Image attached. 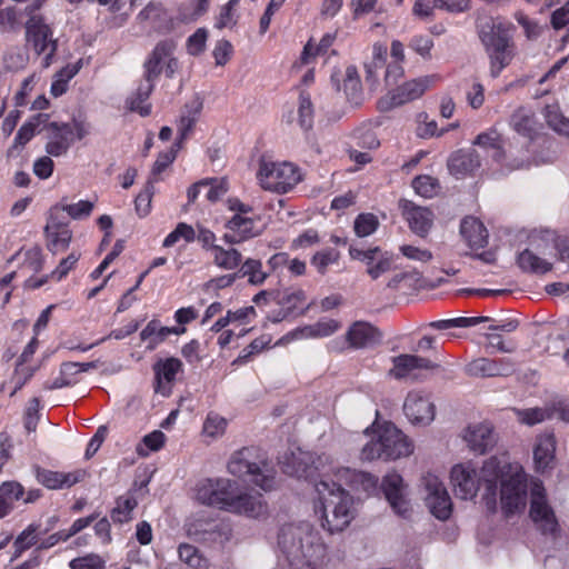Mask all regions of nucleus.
Returning a JSON list of instances; mask_svg holds the SVG:
<instances>
[{"instance_id": "f257e3e1", "label": "nucleus", "mask_w": 569, "mask_h": 569, "mask_svg": "<svg viewBox=\"0 0 569 569\" xmlns=\"http://www.w3.org/2000/svg\"><path fill=\"white\" fill-rule=\"evenodd\" d=\"M482 480L483 498L488 505H496L499 487L500 508L505 517L510 518L525 511L528 503L527 476L520 463L491 457L482 465Z\"/></svg>"}, {"instance_id": "f03ea898", "label": "nucleus", "mask_w": 569, "mask_h": 569, "mask_svg": "<svg viewBox=\"0 0 569 569\" xmlns=\"http://www.w3.org/2000/svg\"><path fill=\"white\" fill-rule=\"evenodd\" d=\"M352 476L350 469L337 468L313 480L315 512L320 516L321 527L330 533L345 530L355 518L353 497L343 488Z\"/></svg>"}, {"instance_id": "7ed1b4c3", "label": "nucleus", "mask_w": 569, "mask_h": 569, "mask_svg": "<svg viewBox=\"0 0 569 569\" xmlns=\"http://www.w3.org/2000/svg\"><path fill=\"white\" fill-rule=\"evenodd\" d=\"M196 499L203 505L228 512L259 519L268 513V505L260 493L240 491L229 479H206L196 488Z\"/></svg>"}, {"instance_id": "20e7f679", "label": "nucleus", "mask_w": 569, "mask_h": 569, "mask_svg": "<svg viewBox=\"0 0 569 569\" xmlns=\"http://www.w3.org/2000/svg\"><path fill=\"white\" fill-rule=\"evenodd\" d=\"M278 546L291 569H323L329 560L327 546L309 525L282 527Z\"/></svg>"}, {"instance_id": "39448f33", "label": "nucleus", "mask_w": 569, "mask_h": 569, "mask_svg": "<svg viewBox=\"0 0 569 569\" xmlns=\"http://www.w3.org/2000/svg\"><path fill=\"white\" fill-rule=\"evenodd\" d=\"M412 441L393 423L383 422L377 425L371 431L370 440L361 450V459L397 460L408 457L413 452Z\"/></svg>"}, {"instance_id": "423d86ee", "label": "nucleus", "mask_w": 569, "mask_h": 569, "mask_svg": "<svg viewBox=\"0 0 569 569\" xmlns=\"http://www.w3.org/2000/svg\"><path fill=\"white\" fill-rule=\"evenodd\" d=\"M511 30V23L497 18L489 31L480 32V40L490 60V74L493 78H497L513 58Z\"/></svg>"}, {"instance_id": "0eeeda50", "label": "nucleus", "mask_w": 569, "mask_h": 569, "mask_svg": "<svg viewBox=\"0 0 569 569\" xmlns=\"http://www.w3.org/2000/svg\"><path fill=\"white\" fill-rule=\"evenodd\" d=\"M257 179L263 190L278 194L292 191L302 180L301 168L291 161L261 160Z\"/></svg>"}, {"instance_id": "6e6552de", "label": "nucleus", "mask_w": 569, "mask_h": 569, "mask_svg": "<svg viewBox=\"0 0 569 569\" xmlns=\"http://www.w3.org/2000/svg\"><path fill=\"white\" fill-rule=\"evenodd\" d=\"M228 209L233 213L224 223V242L239 244L261 234L258 219L252 214V208L237 198L227 200Z\"/></svg>"}, {"instance_id": "1a4fd4ad", "label": "nucleus", "mask_w": 569, "mask_h": 569, "mask_svg": "<svg viewBox=\"0 0 569 569\" xmlns=\"http://www.w3.org/2000/svg\"><path fill=\"white\" fill-rule=\"evenodd\" d=\"M282 470L284 473L298 478H311V481L318 478L323 472H333L336 469L332 467V459L327 455L315 457L309 451H303L300 448L291 451L290 456L284 457L281 461Z\"/></svg>"}, {"instance_id": "9d476101", "label": "nucleus", "mask_w": 569, "mask_h": 569, "mask_svg": "<svg viewBox=\"0 0 569 569\" xmlns=\"http://www.w3.org/2000/svg\"><path fill=\"white\" fill-rule=\"evenodd\" d=\"M250 452L247 449L238 451L229 461L228 470L231 475L246 478L261 488L263 491H270L274 487V472L267 462H251Z\"/></svg>"}, {"instance_id": "9b49d317", "label": "nucleus", "mask_w": 569, "mask_h": 569, "mask_svg": "<svg viewBox=\"0 0 569 569\" xmlns=\"http://www.w3.org/2000/svg\"><path fill=\"white\" fill-rule=\"evenodd\" d=\"M460 234L470 249L469 256L472 259L480 260L486 264H495L497 262L496 249L482 250L488 243V230L485 224L475 217H466L460 223Z\"/></svg>"}, {"instance_id": "f8f14e48", "label": "nucleus", "mask_w": 569, "mask_h": 569, "mask_svg": "<svg viewBox=\"0 0 569 569\" xmlns=\"http://www.w3.org/2000/svg\"><path fill=\"white\" fill-rule=\"evenodd\" d=\"M46 0H32V6L27 7L26 11L30 16L26 22V38L28 44L32 46L38 54L47 53L51 56L56 51V41L52 39L50 27L44 23L40 14H36Z\"/></svg>"}, {"instance_id": "ddd939ff", "label": "nucleus", "mask_w": 569, "mask_h": 569, "mask_svg": "<svg viewBox=\"0 0 569 569\" xmlns=\"http://www.w3.org/2000/svg\"><path fill=\"white\" fill-rule=\"evenodd\" d=\"M423 499L430 512L440 520H447L452 511L451 498L438 476L428 472L421 478Z\"/></svg>"}, {"instance_id": "4468645a", "label": "nucleus", "mask_w": 569, "mask_h": 569, "mask_svg": "<svg viewBox=\"0 0 569 569\" xmlns=\"http://www.w3.org/2000/svg\"><path fill=\"white\" fill-rule=\"evenodd\" d=\"M174 50L176 43L171 40L157 43L143 64L144 77L156 80L163 71L168 78H172L179 67V62L173 56Z\"/></svg>"}, {"instance_id": "2eb2a0df", "label": "nucleus", "mask_w": 569, "mask_h": 569, "mask_svg": "<svg viewBox=\"0 0 569 569\" xmlns=\"http://www.w3.org/2000/svg\"><path fill=\"white\" fill-rule=\"evenodd\" d=\"M536 531L549 540H557L561 527L552 507L548 503L543 482L536 479Z\"/></svg>"}, {"instance_id": "dca6fc26", "label": "nucleus", "mask_w": 569, "mask_h": 569, "mask_svg": "<svg viewBox=\"0 0 569 569\" xmlns=\"http://www.w3.org/2000/svg\"><path fill=\"white\" fill-rule=\"evenodd\" d=\"M455 493L461 499H472L480 487L485 488L482 468L478 472L470 462L457 463L450 471Z\"/></svg>"}, {"instance_id": "f3484780", "label": "nucleus", "mask_w": 569, "mask_h": 569, "mask_svg": "<svg viewBox=\"0 0 569 569\" xmlns=\"http://www.w3.org/2000/svg\"><path fill=\"white\" fill-rule=\"evenodd\" d=\"M349 254L351 259L361 261L366 264V271L372 280H376L380 276L389 272L393 266V254L391 252L383 251L379 247L368 249L350 247Z\"/></svg>"}, {"instance_id": "a211bd4d", "label": "nucleus", "mask_w": 569, "mask_h": 569, "mask_svg": "<svg viewBox=\"0 0 569 569\" xmlns=\"http://www.w3.org/2000/svg\"><path fill=\"white\" fill-rule=\"evenodd\" d=\"M439 78L425 76L399 86L387 99L380 100L382 109L393 108L420 98Z\"/></svg>"}, {"instance_id": "6ab92c4d", "label": "nucleus", "mask_w": 569, "mask_h": 569, "mask_svg": "<svg viewBox=\"0 0 569 569\" xmlns=\"http://www.w3.org/2000/svg\"><path fill=\"white\" fill-rule=\"evenodd\" d=\"M403 412L412 425L427 426L435 419L436 407L428 393L413 390L406 397Z\"/></svg>"}, {"instance_id": "aec40b11", "label": "nucleus", "mask_w": 569, "mask_h": 569, "mask_svg": "<svg viewBox=\"0 0 569 569\" xmlns=\"http://www.w3.org/2000/svg\"><path fill=\"white\" fill-rule=\"evenodd\" d=\"M439 365L430 359L415 356V355H400L392 358V367L389 370V376L397 380L401 379H417L421 376L422 371H435L439 369Z\"/></svg>"}, {"instance_id": "412c9836", "label": "nucleus", "mask_w": 569, "mask_h": 569, "mask_svg": "<svg viewBox=\"0 0 569 569\" xmlns=\"http://www.w3.org/2000/svg\"><path fill=\"white\" fill-rule=\"evenodd\" d=\"M382 489L393 511L403 518L409 517L411 506L402 477L396 472L388 473L382 480Z\"/></svg>"}, {"instance_id": "4be33fe9", "label": "nucleus", "mask_w": 569, "mask_h": 569, "mask_svg": "<svg viewBox=\"0 0 569 569\" xmlns=\"http://www.w3.org/2000/svg\"><path fill=\"white\" fill-rule=\"evenodd\" d=\"M399 208L410 230L419 237H426L433 224V213L409 200H400Z\"/></svg>"}, {"instance_id": "5701e85b", "label": "nucleus", "mask_w": 569, "mask_h": 569, "mask_svg": "<svg viewBox=\"0 0 569 569\" xmlns=\"http://www.w3.org/2000/svg\"><path fill=\"white\" fill-rule=\"evenodd\" d=\"M47 131V153L52 157H60L64 154L73 142L72 127L67 123L58 124L52 122L48 124Z\"/></svg>"}, {"instance_id": "b1692460", "label": "nucleus", "mask_w": 569, "mask_h": 569, "mask_svg": "<svg viewBox=\"0 0 569 569\" xmlns=\"http://www.w3.org/2000/svg\"><path fill=\"white\" fill-rule=\"evenodd\" d=\"M37 480L51 490L70 488L73 485L82 481L87 472L78 469L70 472L52 471L47 469H37Z\"/></svg>"}, {"instance_id": "393cba45", "label": "nucleus", "mask_w": 569, "mask_h": 569, "mask_svg": "<svg viewBox=\"0 0 569 569\" xmlns=\"http://www.w3.org/2000/svg\"><path fill=\"white\" fill-rule=\"evenodd\" d=\"M44 231L49 251L56 254L68 249L72 239L71 230L66 224L58 222L57 216L51 211Z\"/></svg>"}, {"instance_id": "a878e982", "label": "nucleus", "mask_w": 569, "mask_h": 569, "mask_svg": "<svg viewBox=\"0 0 569 569\" xmlns=\"http://www.w3.org/2000/svg\"><path fill=\"white\" fill-rule=\"evenodd\" d=\"M536 473L551 470L556 466V437L552 431L536 437Z\"/></svg>"}, {"instance_id": "bb28decb", "label": "nucleus", "mask_w": 569, "mask_h": 569, "mask_svg": "<svg viewBox=\"0 0 569 569\" xmlns=\"http://www.w3.org/2000/svg\"><path fill=\"white\" fill-rule=\"evenodd\" d=\"M182 363L177 358H167L159 360L154 366V375L157 380L156 391L163 396H168L171 391L172 383L177 375L181 371Z\"/></svg>"}, {"instance_id": "cd10ccee", "label": "nucleus", "mask_w": 569, "mask_h": 569, "mask_svg": "<svg viewBox=\"0 0 569 569\" xmlns=\"http://www.w3.org/2000/svg\"><path fill=\"white\" fill-rule=\"evenodd\" d=\"M480 166V156L472 149L458 150L450 156L448 161L449 171L457 178L475 172Z\"/></svg>"}, {"instance_id": "c85d7f7f", "label": "nucleus", "mask_w": 569, "mask_h": 569, "mask_svg": "<svg viewBox=\"0 0 569 569\" xmlns=\"http://www.w3.org/2000/svg\"><path fill=\"white\" fill-rule=\"evenodd\" d=\"M463 439L469 448L478 453H485L495 442L492 428L489 423L469 426L465 431Z\"/></svg>"}, {"instance_id": "c756f323", "label": "nucleus", "mask_w": 569, "mask_h": 569, "mask_svg": "<svg viewBox=\"0 0 569 569\" xmlns=\"http://www.w3.org/2000/svg\"><path fill=\"white\" fill-rule=\"evenodd\" d=\"M186 332L184 327H164L158 320H151L141 330L140 339L147 342L149 349H154L158 345L163 342L170 335H182Z\"/></svg>"}, {"instance_id": "7c9ffc66", "label": "nucleus", "mask_w": 569, "mask_h": 569, "mask_svg": "<svg viewBox=\"0 0 569 569\" xmlns=\"http://www.w3.org/2000/svg\"><path fill=\"white\" fill-rule=\"evenodd\" d=\"M380 339L377 329L365 321L355 322L347 331V341L352 348H366Z\"/></svg>"}, {"instance_id": "2f4dec72", "label": "nucleus", "mask_w": 569, "mask_h": 569, "mask_svg": "<svg viewBox=\"0 0 569 569\" xmlns=\"http://www.w3.org/2000/svg\"><path fill=\"white\" fill-rule=\"evenodd\" d=\"M516 249V261L518 267L525 272H533V240L528 231H520L513 240Z\"/></svg>"}, {"instance_id": "473e14b6", "label": "nucleus", "mask_w": 569, "mask_h": 569, "mask_svg": "<svg viewBox=\"0 0 569 569\" xmlns=\"http://www.w3.org/2000/svg\"><path fill=\"white\" fill-rule=\"evenodd\" d=\"M472 144L485 150H492V157L497 161H501L506 157L503 134L496 127L480 132L475 138Z\"/></svg>"}, {"instance_id": "72a5a7b5", "label": "nucleus", "mask_w": 569, "mask_h": 569, "mask_svg": "<svg viewBox=\"0 0 569 569\" xmlns=\"http://www.w3.org/2000/svg\"><path fill=\"white\" fill-rule=\"evenodd\" d=\"M510 124L513 131L525 139L526 147H530L533 139L532 110L530 108H519L512 114Z\"/></svg>"}, {"instance_id": "f704fd0d", "label": "nucleus", "mask_w": 569, "mask_h": 569, "mask_svg": "<svg viewBox=\"0 0 569 569\" xmlns=\"http://www.w3.org/2000/svg\"><path fill=\"white\" fill-rule=\"evenodd\" d=\"M136 92L128 98L127 103L131 111H136L141 116H148L150 113V104L146 102L153 90L154 80L147 79L144 76Z\"/></svg>"}, {"instance_id": "c9c22d12", "label": "nucleus", "mask_w": 569, "mask_h": 569, "mask_svg": "<svg viewBox=\"0 0 569 569\" xmlns=\"http://www.w3.org/2000/svg\"><path fill=\"white\" fill-rule=\"evenodd\" d=\"M213 264L222 270L232 271L242 263V254L236 248H223L218 246L210 253Z\"/></svg>"}, {"instance_id": "e433bc0d", "label": "nucleus", "mask_w": 569, "mask_h": 569, "mask_svg": "<svg viewBox=\"0 0 569 569\" xmlns=\"http://www.w3.org/2000/svg\"><path fill=\"white\" fill-rule=\"evenodd\" d=\"M78 260H79V254L71 252L67 258L62 259L59 262L57 268L49 276H46L44 278H42L40 280L29 278L26 281V286L30 289H37V288L41 287L43 283H46L49 278L54 281H61L63 278H66L68 276L70 270H72L74 268Z\"/></svg>"}, {"instance_id": "4c0bfd02", "label": "nucleus", "mask_w": 569, "mask_h": 569, "mask_svg": "<svg viewBox=\"0 0 569 569\" xmlns=\"http://www.w3.org/2000/svg\"><path fill=\"white\" fill-rule=\"evenodd\" d=\"M558 418L565 422H569V402L566 400L553 401L545 408L536 407V423L546 419Z\"/></svg>"}, {"instance_id": "58836bf2", "label": "nucleus", "mask_w": 569, "mask_h": 569, "mask_svg": "<svg viewBox=\"0 0 569 569\" xmlns=\"http://www.w3.org/2000/svg\"><path fill=\"white\" fill-rule=\"evenodd\" d=\"M480 322H492V319L489 317H459L432 321L428 323V327L436 330H449L452 328L473 327Z\"/></svg>"}, {"instance_id": "ea45409f", "label": "nucleus", "mask_w": 569, "mask_h": 569, "mask_svg": "<svg viewBox=\"0 0 569 569\" xmlns=\"http://www.w3.org/2000/svg\"><path fill=\"white\" fill-rule=\"evenodd\" d=\"M543 116L552 130L569 137V119L561 113L557 103L545 106Z\"/></svg>"}, {"instance_id": "a19ab883", "label": "nucleus", "mask_w": 569, "mask_h": 569, "mask_svg": "<svg viewBox=\"0 0 569 569\" xmlns=\"http://www.w3.org/2000/svg\"><path fill=\"white\" fill-rule=\"evenodd\" d=\"M94 203L88 200H80L77 203H60L51 208V212L58 216L59 211L67 212L72 219L79 220L91 214Z\"/></svg>"}, {"instance_id": "79ce46f5", "label": "nucleus", "mask_w": 569, "mask_h": 569, "mask_svg": "<svg viewBox=\"0 0 569 569\" xmlns=\"http://www.w3.org/2000/svg\"><path fill=\"white\" fill-rule=\"evenodd\" d=\"M137 505V500L130 493L119 497L116 507L112 509L111 519L119 523L129 521Z\"/></svg>"}, {"instance_id": "37998d69", "label": "nucleus", "mask_w": 569, "mask_h": 569, "mask_svg": "<svg viewBox=\"0 0 569 569\" xmlns=\"http://www.w3.org/2000/svg\"><path fill=\"white\" fill-rule=\"evenodd\" d=\"M166 439L162 431L154 430L142 438L136 451L140 457H148L151 452L160 450L164 446Z\"/></svg>"}, {"instance_id": "c03bdc74", "label": "nucleus", "mask_w": 569, "mask_h": 569, "mask_svg": "<svg viewBox=\"0 0 569 569\" xmlns=\"http://www.w3.org/2000/svg\"><path fill=\"white\" fill-rule=\"evenodd\" d=\"M39 525H29L14 540V558H18L38 541Z\"/></svg>"}, {"instance_id": "a18cd8bd", "label": "nucleus", "mask_w": 569, "mask_h": 569, "mask_svg": "<svg viewBox=\"0 0 569 569\" xmlns=\"http://www.w3.org/2000/svg\"><path fill=\"white\" fill-rule=\"evenodd\" d=\"M340 260V252L335 248H327L317 251L310 262L320 274H326L328 267L338 263Z\"/></svg>"}, {"instance_id": "49530a36", "label": "nucleus", "mask_w": 569, "mask_h": 569, "mask_svg": "<svg viewBox=\"0 0 569 569\" xmlns=\"http://www.w3.org/2000/svg\"><path fill=\"white\" fill-rule=\"evenodd\" d=\"M416 132L422 139H430L443 136L447 130H439L436 120L431 119L426 112H420L417 116Z\"/></svg>"}, {"instance_id": "de8ad7c7", "label": "nucleus", "mask_w": 569, "mask_h": 569, "mask_svg": "<svg viewBox=\"0 0 569 569\" xmlns=\"http://www.w3.org/2000/svg\"><path fill=\"white\" fill-rule=\"evenodd\" d=\"M154 194V180L149 179L144 188L134 200L136 212L139 217L144 218L151 212L152 197Z\"/></svg>"}, {"instance_id": "09e8293b", "label": "nucleus", "mask_w": 569, "mask_h": 569, "mask_svg": "<svg viewBox=\"0 0 569 569\" xmlns=\"http://www.w3.org/2000/svg\"><path fill=\"white\" fill-rule=\"evenodd\" d=\"M196 239V229L186 223L179 222L173 231H171L163 240L162 246L164 248H170L174 246L180 240L186 242H192Z\"/></svg>"}, {"instance_id": "8fccbe9b", "label": "nucleus", "mask_w": 569, "mask_h": 569, "mask_svg": "<svg viewBox=\"0 0 569 569\" xmlns=\"http://www.w3.org/2000/svg\"><path fill=\"white\" fill-rule=\"evenodd\" d=\"M227 420L216 412H209L202 427V432L206 437L216 439L226 432Z\"/></svg>"}, {"instance_id": "3c124183", "label": "nucleus", "mask_w": 569, "mask_h": 569, "mask_svg": "<svg viewBox=\"0 0 569 569\" xmlns=\"http://www.w3.org/2000/svg\"><path fill=\"white\" fill-rule=\"evenodd\" d=\"M47 121V117L43 114H37L26 122L18 131L14 146L23 147L34 136L37 129Z\"/></svg>"}, {"instance_id": "603ef678", "label": "nucleus", "mask_w": 569, "mask_h": 569, "mask_svg": "<svg viewBox=\"0 0 569 569\" xmlns=\"http://www.w3.org/2000/svg\"><path fill=\"white\" fill-rule=\"evenodd\" d=\"M80 373V367L77 362H66L61 366L60 376L49 386L50 389L63 388L77 382V376Z\"/></svg>"}, {"instance_id": "864d4df0", "label": "nucleus", "mask_w": 569, "mask_h": 569, "mask_svg": "<svg viewBox=\"0 0 569 569\" xmlns=\"http://www.w3.org/2000/svg\"><path fill=\"white\" fill-rule=\"evenodd\" d=\"M493 360L488 358H478L466 366V372L470 377L493 378Z\"/></svg>"}, {"instance_id": "5fc2aeb1", "label": "nucleus", "mask_w": 569, "mask_h": 569, "mask_svg": "<svg viewBox=\"0 0 569 569\" xmlns=\"http://www.w3.org/2000/svg\"><path fill=\"white\" fill-rule=\"evenodd\" d=\"M204 197L211 201H218L228 191L226 179H206L201 180Z\"/></svg>"}, {"instance_id": "6e6d98bb", "label": "nucleus", "mask_w": 569, "mask_h": 569, "mask_svg": "<svg viewBox=\"0 0 569 569\" xmlns=\"http://www.w3.org/2000/svg\"><path fill=\"white\" fill-rule=\"evenodd\" d=\"M242 272L243 276L248 277V281L254 286L262 284L268 277V274L262 270L261 261L257 259H247L242 263Z\"/></svg>"}, {"instance_id": "4d7b16f0", "label": "nucleus", "mask_w": 569, "mask_h": 569, "mask_svg": "<svg viewBox=\"0 0 569 569\" xmlns=\"http://www.w3.org/2000/svg\"><path fill=\"white\" fill-rule=\"evenodd\" d=\"M78 69L73 66H67L58 73H56L54 79L51 84V93L54 97L62 96L68 89V82L71 78L76 76Z\"/></svg>"}, {"instance_id": "13d9d810", "label": "nucleus", "mask_w": 569, "mask_h": 569, "mask_svg": "<svg viewBox=\"0 0 569 569\" xmlns=\"http://www.w3.org/2000/svg\"><path fill=\"white\" fill-rule=\"evenodd\" d=\"M412 187L420 196L432 198L438 193L439 182L431 176H419L413 179Z\"/></svg>"}, {"instance_id": "bf43d9fd", "label": "nucleus", "mask_w": 569, "mask_h": 569, "mask_svg": "<svg viewBox=\"0 0 569 569\" xmlns=\"http://www.w3.org/2000/svg\"><path fill=\"white\" fill-rule=\"evenodd\" d=\"M343 90L350 99H356L361 91V80L355 66L346 68Z\"/></svg>"}, {"instance_id": "052dcab7", "label": "nucleus", "mask_w": 569, "mask_h": 569, "mask_svg": "<svg viewBox=\"0 0 569 569\" xmlns=\"http://www.w3.org/2000/svg\"><path fill=\"white\" fill-rule=\"evenodd\" d=\"M379 226L378 218L372 213H361L355 220V231L359 237L373 233Z\"/></svg>"}, {"instance_id": "680f3d73", "label": "nucleus", "mask_w": 569, "mask_h": 569, "mask_svg": "<svg viewBox=\"0 0 569 569\" xmlns=\"http://www.w3.org/2000/svg\"><path fill=\"white\" fill-rule=\"evenodd\" d=\"M179 558L181 561L187 563L189 567L193 569H202L204 568V560L198 553L197 549L188 543H182L178 549Z\"/></svg>"}, {"instance_id": "e2e57ef3", "label": "nucleus", "mask_w": 569, "mask_h": 569, "mask_svg": "<svg viewBox=\"0 0 569 569\" xmlns=\"http://www.w3.org/2000/svg\"><path fill=\"white\" fill-rule=\"evenodd\" d=\"M69 566L71 569H104L106 560L97 553H88L72 559Z\"/></svg>"}, {"instance_id": "0e129e2a", "label": "nucleus", "mask_w": 569, "mask_h": 569, "mask_svg": "<svg viewBox=\"0 0 569 569\" xmlns=\"http://www.w3.org/2000/svg\"><path fill=\"white\" fill-rule=\"evenodd\" d=\"M23 257V269L31 272H39L42 269L43 256L40 247L34 246L32 248H29L28 250L24 251Z\"/></svg>"}, {"instance_id": "69168bd1", "label": "nucleus", "mask_w": 569, "mask_h": 569, "mask_svg": "<svg viewBox=\"0 0 569 569\" xmlns=\"http://www.w3.org/2000/svg\"><path fill=\"white\" fill-rule=\"evenodd\" d=\"M320 242V237L317 230L308 229L295 238L290 244L292 250L308 249Z\"/></svg>"}, {"instance_id": "338daca9", "label": "nucleus", "mask_w": 569, "mask_h": 569, "mask_svg": "<svg viewBox=\"0 0 569 569\" xmlns=\"http://www.w3.org/2000/svg\"><path fill=\"white\" fill-rule=\"evenodd\" d=\"M403 257L421 263H427L432 259V252L428 249L419 248L412 244H403L399 248Z\"/></svg>"}, {"instance_id": "774afa93", "label": "nucleus", "mask_w": 569, "mask_h": 569, "mask_svg": "<svg viewBox=\"0 0 569 569\" xmlns=\"http://www.w3.org/2000/svg\"><path fill=\"white\" fill-rule=\"evenodd\" d=\"M208 39V31L203 28L198 29L187 40V50L190 54L197 56L201 53L206 48Z\"/></svg>"}]
</instances>
